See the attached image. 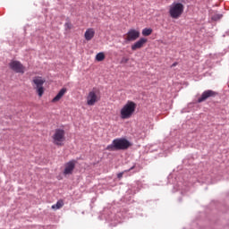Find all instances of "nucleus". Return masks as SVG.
Here are the masks:
<instances>
[{
    "instance_id": "14",
    "label": "nucleus",
    "mask_w": 229,
    "mask_h": 229,
    "mask_svg": "<svg viewBox=\"0 0 229 229\" xmlns=\"http://www.w3.org/2000/svg\"><path fill=\"white\" fill-rule=\"evenodd\" d=\"M64 207V200H58L56 204L52 206L53 210H58Z\"/></svg>"
},
{
    "instance_id": "4",
    "label": "nucleus",
    "mask_w": 229,
    "mask_h": 229,
    "mask_svg": "<svg viewBox=\"0 0 229 229\" xmlns=\"http://www.w3.org/2000/svg\"><path fill=\"white\" fill-rule=\"evenodd\" d=\"M45 83H46V80L40 76H36L32 79V87L34 90H36L39 98H42V96H44Z\"/></svg>"
},
{
    "instance_id": "15",
    "label": "nucleus",
    "mask_w": 229,
    "mask_h": 229,
    "mask_svg": "<svg viewBox=\"0 0 229 229\" xmlns=\"http://www.w3.org/2000/svg\"><path fill=\"white\" fill-rule=\"evenodd\" d=\"M141 33H142L143 37H149V35H151V33H153V30L145 28L142 30Z\"/></svg>"
},
{
    "instance_id": "7",
    "label": "nucleus",
    "mask_w": 229,
    "mask_h": 229,
    "mask_svg": "<svg viewBox=\"0 0 229 229\" xmlns=\"http://www.w3.org/2000/svg\"><path fill=\"white\" fill-rule=\"evenodd\" d=\"M9 67L12 69V71H14V72H20L21 74H24L26 69L24 65H22V64H21L19 61H11Z\"/></svg>"
},
{
    "instance_id": "17",
    "label": "nucleus",
    "mask_w": 229,
    "mask_h": 229,
    "mask_svg": "<svg viewBox=\"0 0 229 229\" xmlns=\"http://www.w3.org/2000/svg\"><path fill=\"white\" fill-rule=\"evenodd\" d=\"M221 19H223V14L216 13L212 16L213 21H219Z\"/></svg>"
},
{
    "instance_id": "16",
    "label": "nucleus",
    "mask_w": 229,
    "mask_h": 229,
    "mask_svg": "<svg viewBox=\"0 0 229 229\" xmlns=\"http://www.w3.org/2000/svg\"><path fill=\"white\" fill-rule=\"evenodd\" d=\"M95 60H97V62H103V60H105V53L99 52L97 54Z\"/></svg>"
},
{
    "instance_id": "9",
    "label": "nucleus",
    "mask_w": 229,
    "mask_h": 229,
    "mask_svg": "<svg viewBox=\"0 0 229 229\" xmlns=\"http://www.w3.org/2000/svg\"><path fill=\"white\" fill-rule=\"evenodd\" d=\"M217 96V92L212 90V89H208L205 90L201 97L198 98V103H203V101H207L208 98H216Z\"/></svg>"
},
{
    "instance_id": "19",
    "label": "nucleus",
    "mask_w": 229,
    "mask_h": 229,
    "mask_svg": "<svg viewBox=\"0 0 229 229\" xmlns=\"http://www.w3.org/2000/svg\"><path fill=\"white\" fill-rule=\"evenodd\" d=\"M130 59L126 58V57H123L121 61V64H128Z\"/></svg>"
},
{
    "instance_id": "12",
    "label": "nucleus",
    "mask_w": 229,
    "mask_h": 229,
    "mask_svg": "<svg viewBox=\"0 0 229 229\" xmlns=\"http://www.w3.org/2000/svg\"><path fill=\"white\" fill-rule=\"evenodd\" d=\"M95 35H96V30H94V28H89L86 30L84 33V38L88 42H90V40L94 38Z\"/></svg>"
},
{
    "instance_id": "5",
    "label": "nucleus",
    "mask_w": 229,
    "mask_h": 229,
    "mask_svg": "<svg viewBox=\"0 0 229 229\" xmlns=\"http://www.w3.org/2000/svg\"><path fill=\"white\" fill-rule=\"evenodd\" d=\"M52 139L55 146H63V143L65 140V131H64V129H56Z\"/></svg>"
},
{
    "instance_id": "6",
    "label": "nucleus",
    "mask_w": 229,
    "mask_h": 229,
    "mask_svg": "<svg viewBox=\"0 0 229 229\" xmlns=\"http://www.w3.org/2000/svg\"><path fill=\"white\" fill-rule=\"evenodd\" d=\"M140 37V31L135 30V29H131L126 34H125V40L127 42H135L137 38Z\"/></svg>"
},
{
    "instance_id": "10",
    "label": "nucleus",
    "mask_w": 229,
    "mask_h": 229,
    "mask_svg": "<svg viewBox=\"0 0 229 229\" xmlns=\"http://www.w3.org/2000/svg\"><path fill=\"white\" fill-rule=\"evenodd\" d=\"M148 44V38H141L138 41H136L134 44L131 45V51H137V49H142L144 46Z\"/></svg>"
},
{
    "instance_id": "21",
    "label": "nucleus",
    "mask_w": 229,
    "mask_h": 229,
    "mask_svg": "<svg viewBox=\"0 0 229 229\" xmlns=\"http://www.w3.org/2000/svg\"><path fill=\"white\" fill-rule=\"evenodd\" d=\"M133 169H135V165H133V166L131 167L129 170H127L126 173H129V171H133Z\"/></svg>"
},
{
    "instance_id": "22",
    "label": "nucleus",
    "mask_w": 229,
    "mask_h": 229,
    "mask_svg": "<svg viewBox=\"0 0 229 229\" xmlns=\"http://www.w3.org/2000/svg\"><path fill=\"white\" fill-rule=\"evenodd\" d=\"M178 65V63H174L171 67H176Z\"/></svg>"
},
{
    "instance_id": "1",
    "label": "nucleus",
    "mask_w": 229,
    "mask_h": 229,
    "mask_svg": "<svg viewBox=\"0 0 229 229\" xmlns=\"http://www.w3.org/2000/svg\"><path fill=\"white\" fill-rule=\"evenodd\" d=\"M131 143L124 138H117L112 141V144L106 147L107 151H124L131 148Z\"/></svg>"
},
{
    "instance_id": "11",
    "label": "nucleus",
    "mask_w": 229,
    "mask_h": 229,
    "mask_svg": "<svg viewBox=\"0 0 229 229\" xmlns=\"http://www.w3.org/2000/svg\"><path fill=\"white\" fill-rule=\"evenodd\" d=\"M76 160H71L68 163L64 165V174H72V172L74 171V168L76 167Z\"/></svg>"
},
{
    "instance_id": "3",
    "label": "nucleus",
    "mask_w": 229,
    "mask_h": 229,
    "mask_svg": "<svg viewBox=\"0 0 229 229\" xmlns=\"http://www.w3.org/2000/svg\"><path fill=\"white\" fill-rule=\"evenodd\" d=\"M183 10H185L183 4L174 2L169 6V15L172 19H180L183 15Z\"/></svg>"
},
{
    "instance_id": "8",
    "label": "nucleus",
    "mask_w": 229,
    "mask_h": 229,
    "mask_svg": "<svg viewBox=\"0 0 229 229\" xmlns=\"http://www.w3.org/2000/svg\"><path fill=\"white\" fill-rule=\"evenodd\" d=\"M98 101H99V97L98 96L96 91H89L87 97V105L89 106H94L96 103H98Z\"/></svg>"
},
{
    "instance_id": "18",
    "label": "nucleus",
    "mask_w": 229,
    "mask_h": 229,
    "mask_svg": "<svg viewBox=\"0 0 229 229\" xmlns=\"http://www.w3.org/2000/svg\"><path fill=\"white\" fill-rule=\"evenodd\" d=\"M66 30H72V24L71 22H66L64 24Z\"/></svg>"
},
{
    "instance_id": "13",
    "label": "nucleus",
    "mask_w": 229,
    "mask_h": 229,
    "mask_svg": "<svg viewBox=\"0 0 229 229\" xmlns=\"http://www.w3.org/2000/svg\"><path fill=\"white\" fill-rule=\"evenodd\" d=\"M66 93V88L61 89L57 95L52 99V103H58V101H60V99H62V98H64V96H65Z\"/></svg>"
},
{
    "instance_id": "2",
    "label": "nucleus",
    "mask_w": 229,
    "mask_h": 229,
    "mask_svg": "<svg viewBox=\"0 0 229 229\" xmlns=\"http://www.w3.org/2000/svg\"><path fill=\"white\" fill-rule=\"evenodd\" d=\"M137 110V104L131 100H128L120 110L121 119H131Z\"/></svg>"
},
{
    "instance_id": "20",
    "label": "nucleus",
    "mask_w": 229,
    "mask_h": 229,
    "mask_svg": "<svg viewBox=\"0 0 229 229\" xmlns=\"http://www.w3.org/2000/svg\"><path fill=\"white\" fill-rule=\"evenodd\" d=\"M123 174H124V172L119 173L117 174V178H119V179L123 178Z\"/></svg>"
}]
</instances>
